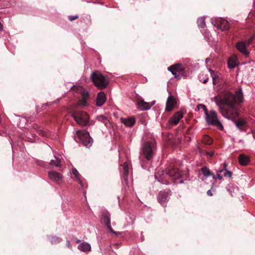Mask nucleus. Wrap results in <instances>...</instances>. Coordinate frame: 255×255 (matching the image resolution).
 Here are the masks:
<instances>
[{
    "label": "nucleus",
    "instance_id": "34",
    "mask_svg": "<svg viewBox=\"0 0 255 255\" xmlns=\"http://www.w3.org/2000/svg\"><path fill=\"white\" fill-rule=\"evenodd\" d=\"M244 102V97L242 90L240 89V104ZM242 108L240 106V112H241Z\"/></svg>",
    "mask_w": 255,
    "mask_h": 255
},
{
    "label": "nucleus",
    "instance_id": "44",
    "mask_svg": "<svg viewBox=\"0 0 255 255\" xmlns=\"http://www.w3.org/2000/svg\"><path fill=\"white\" fill-rule=\"evenodd\" d=\"M80 241L79 240H77L76 241V243H80Z\"/></svg>",
    "mask_w": 255,
    "mask_h": 255
},
{
    "label": "nucleus",
    "instance_id": "39",
    "mask_svg": "<svg viewBox=\"0 0 255 255\" xmlns=\"http://www.w3.org/2000/svg\"><path fill=\"white\" fill-rule=\"evenodd\" d=\"M207 195H209V196H212V193L211 191L210 190H209L207 192Z\"/></svg>",
    "mask_w": 255,
    "mask_h": 255
},
{
    "label": "nucleus",
    "instance_id": "14",
    "mask_svg": "<svg viewBox=\"0 0 255 255\" xmlns=\"http://www.w3.org/2000/svg\"><path fill=\"white\" fill-rule=\"evenodd\" d=\"M166 174L173 179H178L181 176V173L178 169L171 168L166 170Z\"/></svg>",
    "mask_w": 255,
    "mask_h": 255
},
{
    "label": "nucleus",
    "instance_id": "10",
    "mask_svg": "<svg viewBox=\"0 0 255 255\" xmlns=\"http://www.w3.org/2000/svg\"><path fill=\"white\" fill-rule=\"evenodd\" d=\"M253 38V37H251L247 41H240V53H242L245 56H248L249 54V52L247 49V47L252 43Z\"/></svg>",
    "mask_w": 255,
    "mask_h": 255
},
{
    "label": "nucleus",
    "instance_id": "36",
    "mask_svg": "<svg viewBox=\"0 0 255 255\" xmlns=\"http://www.w3.org/2000/svg\"><path fill=\"white\" fill-rule=\"evenodd\" d=\"M198 22H201V24H200V25L201 26V27H204V26L205 25V23L203 19L202 18H201L198 20Z\"/></svg>",
    "mask_w": 255,
    "mask_h": 255
},
{
    "label": "nucleus",
    "instance_id": "31",
    "mask_svg": "<svg viewBox=\"0 0 255 255\" xmlns=\"http://www.w3.org/2000/svg\"><path fill=\"white\" fill-rule=\"evenodd\" d=\"M72 173L75 175L79 183L82 185V181L80 180L81 175L79 174V173L76 168L72 169Z\"/></svg>",
    "mask_w": 255,
    "mask_h": 255
},
{
    "label": "nucleus",
    "instance_id": "25",
    "mask_svg": "<svg viewBox=\"0 0 255 255\" xmlns=\"http://www.w3.org/2000/svg\"><path fill=\"white\" fill-rule=\"evenodd\" d=\"M124 173L123 178L125 181H127L128 179V175L129 173L128 165L127 162H125L123 165Z\"/></svg>",
    "mask_w": 255,
    "mask_h": 255
},
{
    "label": "nucleus",
    "instance_id": "26",
    "mask_svg": "<svg viewBox=\"0 0 255 255\" xmlns=\"http://www.w3.org/2000/svg\"><path fill=\"white\" fill-rule=\"evenodd\" d=\"M202 174L205 176H209L210 175L212 176L213 178L215 179V175L211 172L210 170L207 167H203L201 169Z\"/></svg>",
    "mask_w": 255,
    "mask_h": 255
},
{
    "label": "nucleus",
    "instance_id": "38",
    "mask_svg": "<svg viewBox=\"0 0 255 255\" xmlns=\"http://www.w3.org/2000/svg\"><path fill=\"white\" fill-rule=\"evenodd\" d=\"M236 49L239 51V41H238L236 42Z\"/></svg>",
    "mask_w": 255,
    "mask_h": 255
},
{
    "label": "nucleus",
    "instance_id": "18",
    "mask_svg": "<svg viewBox=\"0 0 255 255\" xmlns=\"http://www.w3.org/2000/svg\"><path fill=\"white\" fill-rule=\"evenodd\" d=\"M106 97L105 93L103 92L99 93L97 96L96 105L98 106H102L106 102Z\"/></svg>",
    "mask_w": 255,
    "mask_h": 255
},
{
    "label": "nucleus",
    "instance_id": "40",
    "mask_svg": "<svg viewBox=\"0 0 255 255\" xmlns=\"http://www.w3.org/2000/svg\"><path fill=\"white\" fill-rule=\"evenodd\" d=\"M207 155H210L211 156H212L214 155V152H210V153L207 152Z\"/></svg>",
    "mask_w": 255,
    "mask_h": 255
},
{
    "label": "nucleus",
    "instance_id": "8",
    "mask_svg": "<svg viewBox=\"0 0 255 255\" xmlns=\"http://www.w3.org/2000/svg\"><path fill=\"white\" fill-rule=\"evenodd\" d=\"M101 223L104 224L107 227L108 229L113 234L118 236L121 234L120 232H115L111 225V215L107 211H104L102 214L101 218Z\"/></svg>",
    "mask_w": 255,
    "mask_h": 255
},
{
    "label": "nucleus",
    "instance_id": "4",
    "mask_svg": "<svg viewBox=\"0 0 255 255\" xmlns=\"http://www.w3.org/2000/svg\"><path fill=\"white\" fill-rule=\"evenodd\" d=\"M156 144L155 140L145 142L142 146L141 151V156H143L147 160H151L156 149Z\"/></svg>",
    "mask_w": 255,
    "mask_h": 255
},
{
    "label": "nucleus",
    "instance_id": "11",
    "mask_svg": "<svg viewBox=\"0 0 255 255\" xmlns=\"http://www.w3.org/2000/svg\"><path fill=\"white\" fill-rule=\"evenodd\" d=\"M157 200L162 206L163 207H166L167 203L169 200V193L165 191L160 192Z\"/></svg>",
    "mask_w": 255,
    "mask_h": 255
},
{
    "label": "nucleus",
    "instance_id": "42",
    "mask_svg": "<svg viewBox=\"0 0 255 255\" xmlns=\"http://www.w3.org/2000/svg\"><path fill=\"white\" fill-rule=\"evenodd\" d=\"M2 24L0 22V31L2 30Z\"/></svg>",
    "mask_w": 255,
    "mask_h": 255
},
{
    "label": "nucleus",
    "instance_id": "1",
    "mask_svg": "<svg viewBox=\"0 0 255 255\" xmlns=\"http://www.w3.org/2000/svg\"><path fill=\"white\" fill-rule=\"evenodd\" d=\"M215 101L220 113L232 120L239 128V91H236L235 95L227 92L223 96L215 97Z\"/></svg>",
    "mask_w": 255,
    "mask_h": 255
},
{
    "label": "nucleus",
    "instance_id": "19",
    "mask_svg": "<svg viewBox=\"0 0 255 255\" xmlns=\"http://www.w3.org/2000/svg\"><path fill=\"white\" fill-rule=\"evenodd\" d=\"M121 121V122L127 127H132L135 123V120L133 117H129L128 118H122Z\"/></svg>",
    "mask_w": 255,
    "mask_h": 255
},
{
    "label": "nucleus",
    "instance_id": "20",
    "mask_svg": "<svg viewBox=\"0 0 255 255\" xmlns=\"http://www.w3.org/2000/svg\"><path fill=\"white\" fill-rule=\"evenodd\" d=\"M155 102H153L152 104H150L149 103L144 102L143 100H139L138 101V107L143 110H147L150 109V108L154 104Z\"/></svg>",
    "mask_w": 255,
    "mask_h": 255
},
{
    "label": "nucleus",
    "instance_id": "28",
    "mask_svg": "<svg viewBox=\"0 0 255 255\" xmlns=\"http://www.w3.org/2000/svg\"><path fill=\"white\" fill-rule=\"evenodd\" d=\"M59 100H60V99H58L54 102H50L49 103H47L46 104H43V106L40 108H37V112L38 113H39L42 111L45 110L46 109V107L48 105H51L53 103H57L59 101Z\"/></svg>",
    "mask_w": 255,
    "mask_h": 255
},
{
    "label": "nucleus",
    "instance_id": "23",
    "mask_svg": "<svg viewBox=\"0 0 255 255\" xmlns=\"http://www.w3.org/2000/svg\"><path fill=\"white\" fill-rule=\"evenodd\" d=\"M240 131L244 130L247 131L249 128L247 121L240 117Z\"/></svg>",
    "mask_w": 255,
    "mask_h": 255
},
{
    "label": "nucleus",
    "instance_id": "45",
    "mask_svg": "<svg viewBox=\"0 0 255 255\" xmlns=\"http://www.w3.org/2000/svg\"><path fill=\"white\" fill-rule=\"evenodd\" d=\"M231 196H233V195L232 194V191H231Z\"/></svg>",
    "mask_w": 255,
    "mask_h": 255
},
{
    "label": "nucleus",
    "instance_id": "5",
    "mask_svg": "<svg viewBox=\"0 0 255 255\" xmlns=\"http://www.w3.org/2000/svg\"><path fill=\"white\" fill-rule=\"evenodd\" d=\"M91 78L94 84L99 89H104L108 85V80L99 72H93Z\"/></svg>",
    "mask_w": 255,
    "mask_h": 255
},
{
    "label": "nucleus",
    "instance_id": "16",
    "mask_svg": "<svg viewBox=\"0 0 255 255\" xmlns=\"http://www.w3.org/2000/svg\"><path fill=\"white\" fill-rule=\"evenodd\" d=\"M183 114L181 112H178L174 114L173 116L169 120V123L173 126L178 124L180 120L183 118Z\"/></svg>",
    "mask_w": 255,
    "mask_h": 255
},
{
    "label": "nucleus",
    "instance_id": "24",
    "mask_svg": "<svg viewBox=\"0 0 255 255\" xmlns=\"http://www.w3.org/2000/svg\"><path fill=\"white\" fill-rule=\"evenodd\" d=\"M97 119L98 121L103 123L107 127H108L110 125L109 120L107 118V117L103 115H101L97 116Z\"/></svg>",
    "mask_w": 255,
    "mask_h": 255
},
{
    "label": "nucleus",
    "instance_id": "37",
    "mask_svg": "<svg viewBox=\"0 0 255 255\" xmlns=\"http://www.w3.org/2000/svg\"><path fill=\"white\" fill-rule=\"evenodd\" d=\"M93 3H100L101 4H104V2L100 0L93 1Z\"/></svg>",
    "mask_w": 255,
    "mask_h": 255
},
{
    "label": "nucleus",
    "instance_id": "22",
    "mask_svg": "<svg viewBox=\"0 0 255 255\" xmlns=\"http://www.w3.org/2000/svg\"><path fill=\"white\" fill-rule=\"evenodd\" d=\"M78 249L81 251L86 252L91 250V246L87 243H83L78 246Z\"/></svg>",
    "mask_w": 255,
    "mask_h": 255
},
{
    "label": "nucleus",
    "instance_id": "15",
    "mask_svg": "<svg viewBox=\"0 0 255 255\" xmlns=\"http://www.w3.org/2000/svg\"><path fill=\"white\" fill-rule=\"evenodd\" d=\"M176 104V100L173 96H169L166 103L165 110L167 112L171 111Z\"/></svg>",
    "mask_w": 255,
    "mask_h": 255
},
{
    "label": "nucleus",
    "instance_id": "13",
    "mask_svg": "<svg viewBox=\"0 0 255 255\" xmlns=\"http://www.w3.org/2000/svg\"><path fill=\"white\" fill-rule=\"evenodd\" d=\"M48 174L50 179L58 184L63 178L61 174L54 171H50Z\"/></svg>",
    "mask_w": 255,
    "mask_h": 255
},
{
    "label": "nucleus",
    "instance_id": "17",
    "mask_svg": "<svg viewBox=\"0 0 255 255\" xmlns=\"http://www.w3.org/2000/svg\"><path fill=\"white\" fill-rule=\"evenodd\" d=\"M238 57L236 55H232L229 58L228 60V65L230 69H234L238 66Z\"/></svg>",
    "mask_w": 255,
    "mask_h": 255
},
{
    "label": "nucleus",
    "instance_id": "35",
    "mask_svg": "<svg viewBox=\"0 0 255 255\" xmlns=\"http://www.w3.org/2000/svg\"><path fill=\"white\" fill-rule=\"evenodd\" d=\"M78 15H70L68 17V19L70 21H73V20H76L78 18Z\"/></svg>",
    "mask_w": 255,
    "mask_h": 255
},
{
    "label": "nucleus",
    "instance_id": "43",
    "mask_svg": "<svg viewBox=\"0 0 255 255\" xmlns=\"http://www.w3.org/2000/svg\"><path fill=\"white\" fill-rule=\"evenodd\" d=\"M210 59L209 58H207V59H206V62H208L210 61Z\"/></svg>",
    "mask_w": 255,
    "mask_h": 255
},
{
    "label": "nucleus",
    "instance_id": "6",
    "mask_svg": "<svg viewBox=\"0 0 255 255\" xmlns=\"http://www.w3.org/2000/svg\"><path fill=\"white\" fill-rule=\"evenodd\" d=\"M170 71L176 79L179 80L185 74V71L184 66L180 63L173 64L167 68Z\"/></svg>",
    "mask_w": 255,
    "mask_h": 255
},
{
    "label": "nucleus",
    "instance_id": "12",
    "mask_svg": "<svg viewBox=\"0 0 255 255\" xmlns=\"http://www.w3.org/2000/svg\"><path fill=\"white\" fill-rule=\"evenodd\" d=\"M227 165L226 164H224V167L223 168L219 169L217 173V177L219 179H222L223 176L228 177L229 178L231 177L232 172L229 171H228L227 169Z\"/></svg>",
    "mask_w": 255,
    "mask_h": 255
},
{
    "label": "nucleus",
    "instance_id": "41",
    "mask_svg": "<svg viewBox=\"0 0 255 255\" xmlns=\"http://www.w3.org/2000/svg\"><path fill=\"white\" fill-rule=\"evenodd\" d=\"M207 82H208V79H206L204 80L203 83L204 84H206Z\"/></svg>",
    "mask_w": 255,
    "mask_h": 255
},
{
    "label": "nucleus",
    "instance_id": "21",
    "mask_svg": "<svg viewBox=\"0 0 255 255\" xmlns=\"http://www.w3.org/2000/svg\"><path fill=\"white\" fill-rule=\"evenodd\" d=\"M251 159L249 156L240 154V165L247 166L250 164Z\"/></svg>",
    "mask_w": 255,
    "mask_h": 255
},
{
    "label": "nucleus",
    "instance_id": "30",
    "mask_svg": "<svg viewBox=\"0 0 255 255\" xmlns=\"http://www.w3.org/2000/svg\"><path fill=\"white\" fill-rule=\"evenodd\" d=\"M203 142L206 144H211L212 143L213 139L208 135H205L202 139Z\"/></svg>",
    "mask_w": 255,
    "mask_h": 255
},
{
    "label": "nucleus",
    "instance_id": "7",
    "mask_svg": "<svg viewBox=\"0 0 255 255\" xmlns=\"http://www.w3.org/2000/svg\"><path fill=\"white\" fill-rule=\"evenodd\" d=\"M76 134L79 141L83 145L86 147H90L92 145L93 140L88 132H83L78 130L76 132Z\"/></svg>",
    "mask_w": 255,
    "mask_h": 255
},
{
    "label": "nucleus",
    "instance_id": "9",
    "mask_svg": "<svg viewBox=\"0 0 255 255\" xmlns=\"http://www.w3.org/2000/svg\"><path fill=\"white\" fill-rule=\"evenodd\" d=\"M214 25L222 31L228 30L229 28L228 22L221 17L216 18L214 21Z\"/></svg>",
    "mask_w": 255,
    "mask_h": 255
},
{
    "label": "nucleus",
    "instance_id": "27",
    "mask_svg": "<svg viewBox=\"0 0 255 255\" xmlns=\"http://www.w3.org/2000/svg\"><path fill=\"white\" fill-rule=\"evenodd\" d=\"M209 71L211 73V75L213 79V84L214 85H216L217 84V81L219 80V76L217 74H216L215 72L212 70L211 69H209Z\"/></svg>",
    "mask_w": 255,
    "mask_h": 255
},
{
    "label": "nucleus",
    "instance_id": "2",
    "mask_svg": "<svg viewBox=\"0 0 255 255\" xmlns=\"http://www.w3.org/2000/svg\"><path fill=\"white\" fill-rule=\"evenodd\" d=\"M201 107L205 112L206 120L208 124L213 126H216L220 129H223V127L218 120L217 114L215 111H211L209 113L208 112V110L205 105L200 104L198 106V107Z\"/></svg>",
    "mask_w": 255,
    "mask_h": 255
},
{
    "label": "nucleus",
    "instance_id": "3",
    "mask_svg": "<svg viewBox=\"0 0 255 255\" xmlns=\"http://www.w3.org/2000/svg\"><path fill=\"white\" fill-rule=\"evenodd\" d=\"M76 107L77 106H74L71 109L70 112L72 114V116L79 125L86 126L89 122V116L85 112L77 110Z\"/></svg>",
    "mask_w": 255,
    "mask_h": 255
},
{
    "label": "nucleus",
    "instance_id": "46",
    "mask_svg": "<svg viewBox=\"0 0 255 255\" xmlns=\"http://www.w3.org/2000/svg\"><path fill=\"white\" fill-rule=\"evenodd\" d=\"M238 160L239 161V157H238Z\"/></svg>",
    "mask_w": 255,
    "mask_h": 255
},
{
    "label": "nucleus",
    "instance_id": "33",
    "mask_svg": "<svg viewBox=\"0 0 255 255\" xmlns=\"http://www.w3.org/2000/svg\"><path fill=\"white\" fill-rule=\"evenodd\" d=\"M89 94L87 92H83L82 94V99L87 100L89 98Z\"/></svg>",
    "mask_w": 255,
    "mask_h": 255
},
{
    "label": "nucleus",
    "instance_id": "32",
    "mask_svg": "<svg viewBox=\"0 0 255 255\" xmlns=\"http://www.w3.org/2000/svg\"><path fill=\"white\" fill-rule=\"evenodd\" d=\"M87 100L86 99H82L79 101L78 105L85 106L87 105Z\"/></svg>",
    "mask_w": 255,
    "mask_h": 255
},
{
    "label": "nucleus",
    "instance_id": "29",
    "mask_svg": "<svg viewBox=\"0 0 255 255\" xmlns=\"http://www.w3.org/2000/svg\"><path fill=\"white\" fill-rule=\"evenodd\" d=\"M55 159L51 160L50 164L52 166H55L56 167H60L61 166V160L57 157L55 156Z\"/></svg>",
    "mask_w": 255,
    "mask_h": 255
}]
</instances>
